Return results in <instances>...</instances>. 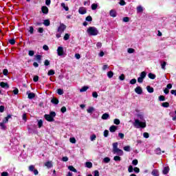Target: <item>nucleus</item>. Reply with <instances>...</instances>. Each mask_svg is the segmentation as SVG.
<instances>
[{
	"instance_id": "f257e3e1",
	"label": "nucleus",
	"mask_w": 176,
	"mask_h": 176,
	"mask_svg": "<svg viewBox=\"0 0 176 176\" xmlns=\"http://www.w3.org/2000/svg\"><path fill=\"white\" fill-rule=\"evenodd\" d=\"M137 117L142 121L141 122L138 119L135 120L133 122L134 127H135V129H145V127H146V121L144 119V113H138Z\"/></svg>"
},
{
	"instance_id": "f03ea898",
	"label": "nucleus",
	"mask_w": 176,
	"mask_h": 176,
	"mask_svg": "<svg viewBox=\"0 0 176 176\" xmlns=\"http://www.w3.org/2000/svg\"><path fill=\"white\" fill-rule=\"evenodd\" d=\"M87 34L90 36H97L99 34L98 29L94 26H90L87 29Z\"/></svg>"
},
{
	"instance_id": "7ed1b4c3",
	"label": "nucleus",
	"mask_w": 176,
	"mask_h": 176,
	"mask_svg": "<svg viewBox=\"0 0 176 176\" xmlns=\"http://www.w3.org/2000/svg\"><path fill=\"white\" fill-rule=\"evenodd\" d=\"M44 118L47 122H54V118H56V112L51 111L50 114H45Z\"/></svg>"
},
{
	"instance_id": "20e7f679",
	"label": "nucleus",
	"mask_w": 176,
	"mask_h": 176,
	"mask_svg": "<svg viewBox=\"0 0 176 176\" xmlns=\"http://www.w3.org/2000/svg\"><path fill=\"white\" fill-rule=\"evenodd\" d=\"M146 77V72H142L140 74V77L138 78V83H142L144 82V79H145Z\"/></svg>"
},
{
	"instance_id": "39448f33",
	"label": "nucleus",
	"mask_w": 176,
	"mask_h": 176,
	"mask_svg": "<svg viewBox=\"0 0 176 176\" xmlns=\"http://www.w3.org/2000/svg\"><path fill=\"white\" fill-rule=\"evenodd\" d=\"M67 26L64 25V23H60V26L58 28V32H59V34H63Z\"/></svg>"
},
{
	"instance_id": "423d86ee",
	"label": "nucleus",
	"mask_w": 176,
	"mask_h": 176,
	"mask_svg": "<svg viewBox=\"0 0 176 176\" xmlns=\"http://www.w3.org/2000/svg\"><path fill=\"white\" fill-rule=\"evenodd\" d=\"M57 54H58V56H64V47H58Z\"/></svg>"
},
{
	"instance_id": "0eeeda50",
	"label": "nucleus",
	"mask_w": 176,
	"mask_h": 176,
	"mask_svg": "<svg viewBox=\"0 0 176 176\" xmlns=\"http://www.w3.org/2000/svg\"><path fill=\"white\" fill-rule=\"evenodd\" d=\"M78 13L80 14H86V13H87V10L85 7H80L78 9Z\"/></svg>"
},
{
	"instance_id": "6e6552de",
	"label": "nucleus",
	"mask_w": 176,
	"mask_h": 176,
	"mask_svg": "<svg viewBox=\"0 0 176 176\" xmlns=\"http://www.w3.org/2000/svg\"><path fill=\"white\" fill-rule=\"evenodd\" d=\"M113 153H117V155H119L120 156H123V151L118 148H116V150H114Z\"/></svg>"
},
{
	"instance_id": "1a4fd4ad",
	"label": "nucleus",
	"mask_w": 176,
	"mask_h": 176,
	"mask_svg": "<svg viewBox=\"0 0 176 176\" xmlns=\"http://www.w3.org/2000/svg\"><path fill=\"white\" fill-rule=\"evenodd\" d=\"M41 12L44 14H47V13H49V8L46 6H43L41 8Z\"/></svg>"
},
{
	"instance_id": "9d476101",
	"label": "nucleus",
	"mask_w": 176,
	"mask_h": 176,
	"mask_svg": "<svg viewBox=\"0 0 176 176\" xmlns=\"http://www.w3.org/2000/svg\"><path fill=\"white\" fill-rule=\"evenodd\" d=\"M0 86H1V87H2L3 89H9V84H8V82H1L0 83Z\"/></svg>"
},
{
	"instance_id": "9b49d317",
	"label": "nucleus",
	"mask_w": 176,
	"mask_h": 176,
	"mask_svg": "<svg viewBox=\"0 0 176 176\" xmlns=\"http://www.w3.org/2000/svg\"><path fill=\"white\" fill-rule=\"evenodd\" d=\"M26 94H28V98H29L30 100H32V98H35V94L31 93V92H30V91H28L26 93Z\"/></svg>"
},
{
	"instance_id": "f8f14e48",
	"label": "nucleus",
	"mask_w": 176,
	"mask_h": 176,
	"mask_svg": "<svg viewBox=\"0 0 176 176\" xmlns=\"http://www.w3.org/2000/svg\"><path fill=\"white\" fill-rule=\"evenodd\" d=\"M135 91L137 94H142V88L141 87H137L135 89Z\"/></svg>"
},
{
	"instance_id": "ddd939ff",
	"label": "nucleus",
	"mask_w": 176,
	"mask_h": 176,
	"mask_svg": "<svg viewBox=\"0 0 176 176\" xmlns=\"http://www.w3.org/2000/svg\"><path fill=\"white\" fill-rule=\"evenodd\" d=\"M109 14H110L111 17H116V16H117L116 10H111L109 12Z\"/></svg>"
},
{
	"instance_id": "4468645a",
	"label": "nucleus",
	"mask_w": 176,
	"mask_h": 176,
	"mask_svg": "<svg viewBox=\"0 0 176 176\" xmlns=\"http://www.w3.org/2000/svg\"><path fill=\"white\" fill-rule=\"evenodd\" d=\"M109 130L111 133H115L116 130H118V126L112 125L111 126H110Z\"/></svg>"
},
{
	"instance_id": "2eb2a0df",
	"label": "nucleus",
	"mask_w": 176,
	"mask_h": 176,
	"mask_svg": "<svg viewBox=\"0 0 176 176\" xmlns=\"http://www.w3.org/2000/svg\"><path fill=\"white\" fill-rule=\"evenodd\" d=\"M102 120H107L109 119V114L107 113H104L102 116Z\"/></svg>"
},
{
	"instance_id": "dca6fc26",
	"label": "nucleus",
	"mask_w": 176,
	"mask_h": 176,
	"mask_svg": "<svg viewBox=\"0 0 176 176\" xmlns=\"http://www.w3.org/2000/svg\"><path fill=\"white\" fill-rule=\"evenodd\" d=\"M136 10L138 13H142L144 12V8L142 6H139L137 7Z\"/></svg>"
},
{
	"instance_id": "f3484780",
	"label": "nucleus",
	"mask_w": 176,
	"mask_h": 176,
	"mask_svg": "<svg viewBox=\"0 0 176 176\" xmlns=\"http://www.w3.org/2000/svg\"><path fill=\"white\" fill-rule=\"evenodd\" d=\"M155 152L156 153V155H162V153H164V151H162V149L160 148H157L155 150Z\"/></svg>"
},
{
	"instance_id": "a211bd4d",
	"label": "nucleus",
	"mask_w": 176,
	"mask_h": 176,
	"mask_svg": "<svg viewBox=\"0 0 176 176\" xmlns=\"http://www.w3.org/2000/svg\"><path fill=\"white\" fill-rule=\"evenodd\" d=\"M45 166L47 167V168H52L53 167V164H52V162H47L45 163Z\"/></svg>"
},
{
	"instance_id": "6ab92c4d",
	"label": "nucleus",
	"mask_w": 176,
	"mask_h": 176,
	"mask_svg": "<svg viewBox=\"0 0 176 176\" xmlns=\"http://www.w3.org/2000/svg\"><path fill=\"white\" fill-rule=\"evenodd\" d=\"M88 89H89V87H87V86H84V87H82L80 89V93H84V91H87Z\"/></svg>"
},
{
	"instance_id": "aec40b11",
	"label": "nucleus",
	"mask_w": 176,
	"mask_h": 176,
	"mask_svg": "<svg viewBox=\"0 0 176 176\" xmlns=\"http://www.w3.org/2000/svg\"><path fill=\"white\" fill-rule=\"evenodd\" d=\"M60 6H61L66 12H68V10H69V8H68V6H66L65 3H62L60 4Z\"/></svg>"
},
{
	"instance_id": "412c9836",
	"label": "nucleus",
	"mask_w": 176,
	"mask_h": 176,
	"mask_svg": "<svg viewBox=\"0 0 176 176\" xmlns=\"http://www.w3.org/2000/svg\"><path fill=\"white\" fill-rule=\"evenodd\" d=\"M151 174L153 176H159V170H157V169H154L153 170Z\"/></svg>"
},
{
	"instance_id": "4be33fe9",
	"label": "nucleus",
	"mask_w": 176,
	"mask_h": 176,
	"mask_svg": "<svg viewBox=\"0 0 176 176\" xmlns=\"http://www.w3.org/2000/svg\"><path fill=\"white\" fill-rule=\"evenodd\" d=\"M68 169L70 171H73V173H78V170H76V169L73 166H69Z\"/></svg>"
},
{
	"instance_id": "5701e85b",
	"label": "nucleus",
	"mask_w": 176,
	"mask_h": 176,
	"mask_svg": "<svg viewBox=\"0 0 176 176\" xmlns=\"http://www.w3.org/2000/svg\"><path fill=\"white\" fill-rule=\"evenodd\" d=\"M85 167H87V168H91V167H93V164L90 162H87L85 163Z\"/></svg>"
},
{
	"instance_id": "b1692460",
	"label": "nucleus",
	"mask_w": 176,
	"mask_h": 176,
	"mask_svg": "<svg viewBox=\"0 0 176 176\" xmlns=\"http://www.w3.org/2000/svg\"><path fill=\"white\" fill-rule=\"evenodd\" d=\"M146 90L148 93H153V91H154L153 87H152L151 86H147Z\"/></svg>"
},
{
	"instance_id": "393cba45",
	"label": "nucleus",
	"mask_w": 176,
	"mask_h": 176,
	"mask_svg": "<svg viewBox=\"0 0 176 176\" xmlns=\"http://www.w3.org/2000/svg\"><path fill=\"white\" fill-rule=\"evenodd\" d=\"M38 129H41V127H42V126H43V121L42 120H38Z\"/></svg>"
},
{
	"instance_id": "a878e982",
	"label": "nucleus",
	"mask_w": 176,
	"mask_h": 176,
	"mask_svg": "<svg viewBox=\"0 0 176 176\" xmlns=\"http://www.w3.org/2000/svg\"><path fill=\"white\" fill-rule=\"evenodd\" d=\"M43 24L44 25H45V27H49V25H50V21H49L48 19H45L43 21Z\"/></svg>"
},
{
	"instance_id": "bb28decb",
	"label": "nucleus",
	"mask_w": 176,
	"mask_h": 176,
	"mask_svg": "<svg viewBox=\"0 0 176 176\" xmlns=\"http://www.w3.org/2000/svg\"><path fill=\"white\" fill-rule=\"evenodd\" d=\"M168 171H170V168L165 167V168H164V170H163V174H164V175L168 174Z\"/></svg>"
},
{
	"instance_id": "cd10ccee",
	"label": "nucleus",
	"mask_w": 176,
	"mask_h": 176,
	"mask_svg": "<svg viewBox=\"0 0 176 176\" xmlns=\"http://www.w3.org/2000/svg\"><path fill=\"white\" fill-rule=\"evenodd\" d=\"M162 107H164V108H168L170 107V103L167 102H163Z\"/></svg>"
},
{
	"instance_id": "c85d7f7f",
	"label": "nucleus",
	"mask_w": 176,
	"mask_h": 176,
	"mask_svg": "<svg viewBox=\"0 0 176 176\" xmlns=\"http://www.w3.org/2000/svg\"><path fill=\"white\" fill-rule=\"evenodd\" d=\"M87 112L88 113H93V112H94V107H89L87 109Z\"/></svg>"
},
{
	"instance_id": "c756f323",
	"label": "nucleus",
	"mask_w": 176,
	"mask_h": 176,
	"mask_svg": "<svg viewBox=\"0 0 176 176\" xmlns=\"http://www.w3.org/2000/svg\"><path fill=\"white\" fill-rule=\"evenodd\" d=\"M57 94L59 96H63V94H64V90H63L62 89H57Z\"/></svg>"
},
{
	"instance_id": "7c9ffc66",
	"label": "nucleus",
	"mask_w": 176,
	"mask_h": 176,
	"mask_svg": "<svg viewBox=\"0 0 176 176\" xmlns=\"http://www.w3.org/2000/svg\"><path fill=\"white\" fill-rule=\"evenodd\" d=\"M148 76L150 79H155L156 78V75H155L152 73H149Z\"/></svg>"
},
{
	"instance_id": "2f4dec72",
	"label": "nucleus",
	"mask_w": 176,
	"mask_h": 176,
	"mask_svg": "<svg viewBox=\"0 0 176 176\" xmlns=\"http://www.w3.org/2000/svg\"><path fill=\"white\" fill-rule=\"evenodd\" d=\"M118 142H115V143L113 144V152L114 151H116V149L118 148Z\"/></svg>"
},
{
	"instance_id": "473e14b6",
	"label": "nucleus",
	"mask_w": 176,
	"mask_h": 176,
	"mask_svg": "<svg viewBox=\"0 0 176 176\" xmlns=\"http://www.w3.org/2000/svg\"><path fill=\"white\" fill-rule=\"evenodd\" d=\"M97 8H98V5H97L96 3H93L91 5L92 10H96L97 9Z\"/></svg>"
},
{
	"instance_id": "72a5a7b5",
	"label": "nucleus",
	"mask_w": 176,
	"mask_h": 176,
	"mask_svg": "<svg viewBox=\"0 0 176 176\" xmlns=\"http://www.w3.org/2000/svg\"><path fill=\"white\" fill-rule=\"evenodd\" d=\"M113 123H114V124L119 125V124H120V120L118 118H116L113 120Z\"/></svg>"
},
{
	"instance_id": "f704fd0d",
	"label": "nucleus",
	"mask_w": 176,
	"mask_h": 176,
	"mask_svg": "<svg viewBox=\"0 0 176 176\" xmlns=\"http://www.w3.org/2000/svg\"><path fill=\"white\" fill-rule=\"evenodd\" d=\"M96 138H97V136L96 134H93L90 136L91 141H96Z\"/></svg>"
},
{
	"instance_id": "c9c22d12",
	"label": "nucleus",
	"mask_w": 176,
	"mask_h": 176,
	"mask_svg": "<svg viewBox=\"0 0 176 176\" xmlns=\"http://www.w3.org/2000/svg\"><path fill=\"white\" fill-rule=\"evenodd\" d=\"M123 149L126 152H130V151H131L130 146H124Z\"/></svg>"
},
{
	"instance_id": "e433bc0d",
	"label": "nucleus",
	"mask_w": 176,
	"mask_h": 176,
	"mask_svg": "<svg viewBox=\"0 0 176 176\" xmlns=\"http://www.w3.org/2000/svg\"><path fill=\"white\" fill-rule=\"evenodd\" d=\"M122 21H124V23H129L130 21V18L126 16V17H124L122 19Z\"/></svg>"
},
{
	"instance_id": "4c0bfd02",
	"label": "nucleus",
	"mask_w": 176,
	"mask_h": 176,
	"mask_svg": "<svg viewBox=\"0 0 176 176\" xmlns=\"http://www.w3.org/2000/svg\"><path fill=\"white\" fill-rule=\"evenodd\" d=\"M108 78H111L113 76V72L112 71H110L107 73Z\"/></svg>"
},
{
	"instance_id": "58836bf2",
	"label": "nucleus",
	"mask_w": 176,
	"mask_h": 176,
	"mask_svg": "<svg viewBox=\"0 0 176 176\" xmlns=\"http://www.w3.org/2000/svg\"><path fill=\"white\" fill-rule=\"evenodd\" d=\"M51 102H52V104H55V105H57V104H58V100L56 98H53L51 100Z\"/></svg>"
},
{
	"instance_id": "ea45409f",
	"label": "nucleus",
	"mask_w": 176,
	"mask_h": 176,
	"mask_svg": "<svg viewBox=\"0 0 176 176\" xmlns=\"http://www.w3.org/2000/svg\"><path fill=\"white\" fill-rule=\"evenodd\" d=\"M69 141L72 144H76V139L75 138H70Z\"/></svg>"
},
{
	"instance_id": "a19ab883",
	"label": "nucleus",
	"mask_w": 176,
	"mask_h": 176,
	"mask_svg": "<svg viewBox=\"0 0 176 176\" xmlns=\"http://www.w3.org/2000/svg\"><path fill=\"white\" fill-rule=\"evenodd\" d=\"M69 36H70L69 34H65L63 37V39L65 41H68V39H69Z\"/></svg>"
},
{
	"instance_id": "79ce46f5",
	"label": "nucleus",
	"mask_w": 176,
	"mask_h": 176,
	"mask_svg": "<svg viewBox=\"0 0 176 176\" xmlns=\"http://www.w3.org/2000/svg\"><path fill=\"white\" fill-rule=\"evenodd\" d=\"M103 162L104 163H109V162H111V159L108 157H104V160H103Z\"/></svg>"
},
{
	"instance_id": "37998d69",
	"label": "nucleus",
	"mask_w": 176,
	"mask_h": 176,
	"mask_svg": "<svg viewBox=\"0 0 176 176\" xmlns=\"http://www.w3.org/2000/svg\"><path fill=\"white\" fill-rule=\"evenodd\" d=\"M0 126L1 127L2 130H5V129H6V126L5 125V122H1L0 123Z\"/></svg>"
},
{
	"instance_id": "c03bdc74",
	"label": "nucleus",
	"mask_w": 176,
	"mask_h": 176,
	"mask_svg": "<svg viewBox=\"0 0 176 176\" xmlns=\"http://www.w3.org/2000/svg\"><path fill=\"white\" fill-rule=\"evenodd\" d=\"M54 74H55L54 70L50 69V70L48 72L47 75H49V76H52V75H54Z\"/></svg>"
},
{
	"instance_id": "a18cd8bd",
	"label": "nucleus",
	"mask_w": 176,
	"mask_h": 176,
	"mask_svg": "<svg viewBox=\"0 0 176 176\" xmlns=\"http://www.w3.org/2000/svg\"><path fill=\"white\" fill-rule=\"evenodd\" d=\"M113 160H115V162H120L121 158H120V157H119V156H115V157H113Z\"/></svg>"
},
{
	"instance_id": "49530a36",
	"label": "nucleus",
	"mask_w": 176,
	"mask_h": 176,
	"mask_svg": "<svg viewBox=\"0 0 176 176\" xmlns=\"http://www.w3.org/2000/svg\"><path fill=\"white\" fill-rule=\"evenodd\" d=\"M137 83V80L135 78H133L130 80V84L131 85H135Z\"/></svg>"
},
{
	"instance_id": "de8ad7c7",
	"label": "nucleus",
	"mask_w": 176,
	"mask_h": 176,
	"mask_svg": "<svg viewBox=\"0 0 176 176\" xmlns=\"http://www.w3.org/2000/svg\"><path fill=\"white\" fill-rule=\"evenodd\" d=\"M85 20L86 21H93V18L91 17V16H88L86 17Z\"/></svg>"
},
{
	"instance_id": "09e8293b",
	"label": "nucleus",
	"mask_w": 176,
	"mask_h": 176,
	"mask_svg": "<svg viewBox=\"0 0 176 176\" xmlns=\"http://www.w3.org/2000/svg\"><path fill=\"white\" fill-rule=\"evenodd\" d=\"M35 170V166L34 165H30L29 166V171H34Z\"/></svg>"
},
{
	"instance_id": "8fccbe9b",
	"label": "nucleus",
	"mask_w": 176,
	"mask_h": 176,
	"mask_svg": "<svg viewBox=\"0 0 176 176\" xmlns=\"http://www.w3.org/2000/svg\"><path fill=\"white\" fill-rule=\"evenodd\" d=\"M36 60H37V61H41V60L42 59V56L41 55H36Z\"/></svg>"
},
{
	"instance_id": "3c124183",
	"label": "nucleus",
	"mask_w": 176,
	"mask_h": 176,
	"mask_svg": "<svg viewBox=\"0 0 176 176\" xmlns=\"http://www.w3.org/2000/svg\"><path fill=\"white\" fill-rule=\"evenodd\" d=\"M119 4L120 6H124V5H126V1H124V0H120Z\"/></svg>"
},
{
	"instance_id": "603ef678",
	"label": "nucleus",
	"mask_w": 176,
	"mask_h": 176,
	"mask_svg": "<svg viewBox=\"0 0 176 176\" xmlns=\"http://www.w3.org/2000/svg\"><path fill=\"white\" fill-rule=\"evenodd\" d=\"M133 170H134V168H133V166L130 165L128 168L129 173H133Z\"/></svg>"
},
{
	"instance_id": "864d4df0",
	"label": "nucleus",
	"mask_w": 176,
	"mask_h": 176,
	"mask_svg": "<svg viewBox=\"0 0 176 176\" xmlns=\"http://www.w3.org/2000/svg\"><path fill=\"white\" fill-rule=\"evenodd\" d=\"M159 100L160 101H166V98H164V96H159Z\"/></svg>"
},
{
	"instance_id": "5fc2aeb1",
	"label": "nucleus",
	"mask_w": 176,
	"mask_h": 176,
	"mask_svg": "<svg viewBox=\"0 0 176 176\" xmlns=\"http://www.w3.org/2000/svg\"><path fill=\"white\" fill-rule=\"evenodd\" d=\"M29 56H30V57H32V56H34V54H35V52L33 50H30L28 52Z\"/></svg>"
},
{
	"instance_id": "6e6d98bb",
	"label": "nucleus",
	"mask_w": 176,
	"mask_h": 176,
	"mask_svg": "<svg viewBox=\"0 0 176 176\" xmlns=\"http://www.w3.org/2000/svg\"><path fill=\"white\" fill-rule=\"evenodd\" d=\"M166 62H163V63L161 64V67H162V69H166Z\"/></svg>"
},
{
	"instance_id": "4d7b16f0",
	"label": "nucleus",
	"mask_w": 176,
	"mask_h": 176,
	"mask_svg": "<svg viewBox=\"0 0 176 176\" xmlns=\"http://www.w3.org/2000/svg\"><path fill=\"white\" fill-rule=\"evenodd\" d=\"M92 97H94V98H97V97H98V94H97L96 91L93 92Z\"/></svg>"
},
{
	"instance_id": "13d9d810",
	"label": "nucleus",
	"mask_w": 176,
	"mask_h": 176,
	"mask_svg": "<svg viewBox=\"0 0 176 176\" xmlns=\"http://www.w3.org/2000/svg\"><path fill=\"white\" fill-rule=\"evenodd\" d=\"M132 164H133V166H137V164H138V160H133L132 161Z\"/></svg>"
},
{
	"instance_id": "bf43d9fd",
	"label": "nucleus",
	"mask_w": 176,
	"mask_h": 176,
	"mask_svg": "<svg viewBox=\"0 0 176 176\" xmlns=\"http://www.w3.org/2000/svg\"><path fill=\"white\" fill-rule=\"evenodd\" d=\"M133 171H134L135 173H136L137 174H138V173H140V168H139L138 167H135V168H133Z\"/></svg>"
},
{
	"instance_id": "052dcab7",
	"label": "nucleus",
	"mask_w": 176,
	"mask_h": 176,
	"mask_svg": "<svg viewBox=\"0 0 176 176\" xmlns=\"http://www.w3.org/2000/svg\"><path fill=\"white\" fill-rule=\"evenodd\" d=\"M108 134H109V131L108 130H105L104 131V137L105 138L108 137Z\"/></svg>"
},
{
	"instance_id": "680f3d73",
	"label": "nucleus",
	"mask_w": 176,
	"mask_h": 176,
	"mask_svg": "<svg viewBox=\"0 0 176 176\" xmlns=\"http://www.w3.org/2000/svg\"><path fill=\"white\" fill-rule=\"evenodd\" d=\"M143 136L144 138H149V133H146V132H144L143 133Z\"/></svg>"
},
{
	"instance_id": "e2e57ef3",
	"label": "nucleus",
	"mask_w": 176,
	"mask_h": 176,
	"mask_svg": "<svg viewBox=\"0 0 176 176\" xmlns=\"http://www.w3.org/2000/svg\"><path fill=\"white\" fill-rule=\"evenodd\" d=\"M127 52H128V53H129L130 54H131V53H133V52H134V49H133V48H129V49L127 50Z\"/></svg>"
},
{
	"instance_id": "0e129e2a",
	"label": "nucleus",
	"mask_w": 176,
	"mask_h": 176,
	"mask_svg": "<svg viewBox=\"0 0 176 176\" xmlns=\"http://www.w3.org/2000/svg\"><path fill=\"white\" fill-rule=\"evenodd\" d=\"M102 46V43L100 42L96 43V47H98V49H100Z\"/></svg>"
},
{
	"instance_id": "69168bd1",
	"label": "nucleus",
	"mask_w": 176,
	"mask_h": 176,
	"mask_svg": "<svg viewBox=\"0 0 176 176\" xmlns=\"http://www.w3.org/2000/svg\"><path fill=\"white\" fill-rule=\"evenodd\" d=\"M120 80H124V74H122L119 76Z\"/></svg>"
},
{
	"instance_id": "338daca9",
	"label": "nucleus",
	"mask_w": 176,
	"mask_h": 176,
	"mask_svg": "<svg viewBox=\"0 0 176 176\" xmlns=\"http://www.w3.org/2000/svg\"><path fill=\"white\" fill-rule=\"evenodd\" d=\"M1 176H9V173L8 172H3Z\"/></svg>"
},
{
	"instance_id": "774afa93",
	"label": "nucleus",
	"mask_w": 176,
	"mask_h": 176,
	"mask_svg": "<svg viewBox=\"0 0 176 176\" xmlns=\"http://www.w3.org/2000/svg\"><path fill=\"white\" fill-rule=\"evenodd\" d=\"M170 93H171V94H173V96H176V90L172 89V90L170 91Z\"/></svg>"
}]
</instances>
